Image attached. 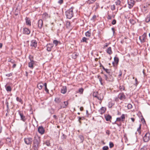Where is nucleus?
I'll return each instance as SVG.
<instances>
[{
    "label": "nucleus",
    "mask_w": 150,
    "mask_h": 150,
    "mask_svg": "<svg viewBox=\"0 0 150 150\" xmlns=\"http://www.w3.org/2000/svg\"><path fill=\"white\" fill-rule=\"evenodd\" d=\"M33 142L32 147L33 150H38L40 146V137L38 136H35Z\"/></svg>",
    "instance_id": "f257e3e1"
},
{
    "label": "nucleus",
    "mask_w": 150,
    "mask_h": 150,
    "mask_svg": "<svg viewBox=\"0 0 150 150\" xmlns=\"http://www.w3.org/2000/svg\"><path fill=\"white\" fill-rule=\"evenodd\" d=\"M105 80L109 82H112L114 80V78L112 74H109L108 75L104 74Z\"/></svg>",
    "instance_id": "f03ea898"
},
{
    "label": "nucleus",
    "mask_w": 150,
    "mask_h": 150,
    "mask_svg": "<svg viewBox=\"0 0 150 150\" xmlns=\"http://www.w3.org/2000/svg\"><path fill=\"white\" fill-rule=\"evenodd\" d=\"M65 14L67 18L71 19L74 15L73 10H67L65 12Z\"/></svg>",
    "instance_id": "7ed1b4c3"
},
{
    "label": "nucleus",
    "mask_w": 150,
    "mask_h": 150,
    "mask_svg": "<svg viewBox=\"0 0 150 150\" xmlns=\"http://www.w3.org/2000/svg\"><path fill=\"white\" fill-rule=\"evenodd\" d=\"M24 141L25 144L29 145H31L32 144L33 140L32 138L27 137L24 138Z\"/></svg>",
    "instance_id": "20e7f679"
},
{
    "label": "nucleus",
    "mask_w": 150,
    "mask_h": 150,
    "mask_svg": "<svg viewBox=\"0 0 150 150\" xmlns=\"http://www.w3.org/2000/svg\"><path fill=\"white\" fill-rule=\"evenodd\" d=\"M150 139V134L149 132L146 133L144 136L143 140L144 142H147Z\"/></svg>",
    "instance_id": "39448f33"
},
{
    "label": "nucleus",
    "mask_w": 150,
    "mask_h": 150,
    "mask_svg": "<svg viewBox=\"0 0 150 150\" xmlns=\"http://www.w3.org/2000/svg\"><path fill=\"white\" fill-rule=\"evenodd\" d=\"M118 98L119 99L123 101L126 98V97L124 93H120L118 95Z\"/></svg>",
    "instance_id": "423d86ee"
},
{
    "label": "nucleus",
    "mask_w": 150,
    "mask_h": 150,
    "mask_svg": "<svg viewBox=\"0 0 150 150\" xmlns=\"http://www.w3.org/2000/svg\"><path fill=\"white\" fill-rule=\"evenodd\" d=\"M18 114L21 117V120L23 122H25L26 121V119L25 118V116H24L22 112L20 110H18Z\"/></svg>",
    "instance_id": "0eeeda50"
},
{
    "label": "nucleus",
    "mask_w": 150,
    "mask_h": 150,
    "mask_svg": "<svg viewBox=\"0 0 150 150\" xmlns=\"http://www.w3.org/2000/svg\"><path fill=\"white\" fill-rule=\"evenodd\" d=\"M68 105V101H65L63 102V103H61L60 104V108H65L67 107Z\"/></svg>",
    "instance_id": "6e6552de"
},
{
    "label": "nucleus",
    "mask_w": 150,
    "mask_h": 150,
    "mask_svg": "<svg viewBox=\"0 0 150 150\" xmlns=\"http://www.w3.org/2000/svg\"><path fill=\"white\" fill-rule=\"evenodd\" d=\"M30 46L35 48L37 46V42L35 40H33L31 42Z\"/></svg>",
    "instance_id": "1a4fd4ad"
},
{
    "label": "nucleus",
    "mask_w": 150,
    "mask_h": 150,
    "mask_svg": "<svg viewBox=\"0 0 150 150\" xmlns=\"http://www.w3.org/2000/svg\"><path fill=\"white\" fill-rule=\"evenodd\" d=\"M146 36L147 33H144L141 36V38H142V40H141V43H144L146 41Z\"/></svg>",
    "instance_id": "9d476101"
},
{
    "label": "nucleus",
    "mask_w": 150,
    "mask_h": 150,
    "mask_svg": "<svg viewBox=\"0 0 150 150\" xmlns=\"http://www.w3.org/2000/svg\"><path fill=\"white\" fill-rule=\"evenodd\" d=\"M54 46V45L52 43L47 44L46 45L47 50L48 52H50L51 51L52 48Z\"/></svg>",
    "instance_id": "9b49d317"
},
{
    "label": "nucleus",
    "mask_w": 150,
    "mask_h": 150,
    "mask_svg": "<svg viewBox=\"0 0 150 150\" xmlns=\"http://www.w3.org/2000/svg\"><path fill=\"white\" fill-rule=\"evenodd\" d=\"M38 131L40 134H42L45 132V129L42 126H39L38 128Z\"/></svg>",
    "instance_id": "f8f14e48"
},
{
    "label": "nucleus",
    "mask_w": 150,
    "mask_h": 150,
    "mask_svg": "<svg viewBox=\"0 0 150 150\" xmlns=\"http://www.w3.org/2000/svg\"><path fill=\"white\" fill-rule=\"evenodd\" d=\"M129 5V8H131L134 5L135 3V1L133 0H130L128 2Z\"/></svg>",
    "instance_id": "ddd939ff"
},
{
    "label": "nucleus",
    "mask_w": 150,
    "mask_h": 150,
    "mask_svg": "<svg viewBox=\"0 0 150 150\" xmlns=\"http://www.w3.org/2000/svg\"><path fill=\"white\" fill-rule=\"evenodd\" d=\"M106 110V108L103 107H102L98 111L101 115H102L104 113Z\"/></svg>",
    "instance_id": "4468645a"
},
{
    "label": "nucleus",
    "mask_w": 150,
    "mask_h": 150,
    "mask_svg": "<svg viewBox=\"0 0 150 150\" xmlns=\"http://www.w3.org/2000/svg\"><path fill=\"white\" fill-rule=\"evenodd\" d=\"M30 30L28 28H23V34L26 35H29L30 34Z\"/></svg>",
    "instance_id": "2eb2a0df"
},
{
    "label": "nucleus",
    "mask_w": 150,
    "mask_h": 150,
    "mask_svg": "<svg viewBox=\"0 0 150 150\" xmlns=\"http://www.w3.org/2000/svg\"><path fill=\"white\" fill-rule=\"evenodd\" d=\"M43 25V21L42 19H40L38 22V27L40 29H41Z\"/></svg>",
    "instance_id": "dca6fc26"
},
{
    "label": "nucleus",
    "mask_w": 150,
    "mask_h": 150,
    "mask_svg": "<svg viewBox=\"0 0 150 150\" xmlns=\"http://www.w3.org/2000/svg\"><path fill=\"white\" fill-rule=\"evenodd\" d=\"M53 44L55 45V46H57L62 44L61 42L56 40H54L53 41Z\"/></svg>",
    "instance_id": "f3484780"
},
{
    "label": "nucleus",
    "mask_w": 150,
    "mask_h": 150,
    "mask_svg": "<svg viewBox=\"0 0 150 150\" xmlns=\"http://www.w3.org/2000/svg\"><path fill=\"white\" fill-rule=\"evenodd\" d=\"M96 98H97L98 100L101 101V102H101L102 100L103 99V96L101 94H98L97 96L96 97Z\"/></svg>",
    "instance_id": "a211bd4d"
},
{
    "label": "nucleus",
    "mask_w": 150,
    "mask_h": 150,
    "mask_svg": "<svg viewBox=\"0 0 150 150\" xmlns=\"http://www.w3.org/2000/svg\"><path fill=\"white\" fill-rule=\"evenodd\" d=\"M67 89L66 86H63L61 88V92L63 94H65L67 92Z\"/></svg>",
    "instance_id": "6ab92c4d"
},
{
    "label": "nucleus",
    "mask_w": 150,
    "mask_h": 150,
    "mask_svg": "<svg viewBox=\"0 0 150 150\" xmlns=\"http://www.w3.org/2000/svg\"><path fill=\"white\" fill-rule=\"evenodd\" d=\"M25 20L26 24L29 26H31V22L29 18L27 17H26L25 18Z\"/></svg>",
    "instance_id": "aec40b11"
},
{
    "label": "nucleus",
    "mask_w": 150,
    "mask_h": 150,
    "mask_svg": "<svg viewBox=\"0 0 150 150\" xmlns=\"http://www.w3.org/2000/svg\"><path fill=\"white\" fill-rule=\"evenodd\" d=\"M35 62H30L28 64V67L32 69L34 68L33 65L34 64Z\"/></svg>",
    "instance_id": "412c9836"
},
{
    "label": "nucleus",
    "mask_w": 150,
    "mask_h": 150,
    "mask_svg": "<svg viewBox=\"0 0 150 150\" xmlns=\"http://www.w3.org/2000/svg\"><path fill=\"white\" fill-rule=\"evenodd\" d=\"M105 118L106 121H109L112 119V117L109 115H105Z\"/></svg>",
    "instance_id": "4be33fe9"
},
{
    "label": "nucleus",
    "mask_w": 150,
    "mask_h": 150,
    "mask_svg": "<svg viewBox=\"0 0 150 150\" xmlns=\"http://www.w3.org/2000/svg\"><path fill=\"white\" fill-rule=\"evenodd\" d=\"M115 103L112 101H110L108 102V107L109 108H111L112 106L114 105Z\"/></svg>",
    "instance_id": "5701e85b"
},
{
    "label": "nucleus",
    "mask_w": 150,
    "mask_h": 150,
    "mask_svg": "<svg viewBox=\"0 0 150 150\" xmlns=\"http://www.w3.org/2000/svg\"><path fill=\"white\" fill-rule=\"evenodd\" d=\"M61 99L60 98H56L54 100V101L56 103H60L61 102Z\"/></svg>",
    "instance_id": "b1692460"
},
{
    "label": "nucleus",
    "mask_w": 150,
    "mask_h": 150,
    "mask_svg": "<svg viewBox=\"0 0 150 150\" xmlns=\"http://www.w3.org/2000/svg\"><path fill=\"white\" fill-rule=\"evenodd\" d=\"M110 55L112 54V52L111 50V47H109L106 51Z\"/></svg>",
    "instance_id": "393cba45"
},
{
    "label": "nucleus",
    "mask_w": 150,
    "mask_h": 150,
    "mask_svg": "<svg viewBox=\"0 0 150 150\" xmlns=\"http://www.w3.org/2000/svg\"><path fill=\"white\" fill-rule=\"evenodd\" d=\"M85 35L87 37H90L91 35V30H89L86 32L85 33Z\"/></svg>",
    "instance_id": "a878e982"
},
{
    "label": "nucleus",
    "mask_w": 150,
    "mask_h": 150,
    "mask_svg": "<svg viewBox=\"0 0 150 150\" xmlns=\"http://www.w3.org/2000/svg\"><path fill=\"white\" fill-rule=\"evenodd\" d=\"M88 40V39L85 37H83V38L81 40V42H85L86 43H88V42L87 41V40Z\"/></svg>",
    "instance_id": "bb28decb"
},
{
    "label": "nucleus",
    "mask_w": 150,
    "mask_h": 150,
    "mask_svg": "<svg viewBox=\"0 0 150 150\" xmlns=\"http://www.w3.org/2000/svg\"><path fill=\"white\" fill-rule=\"evenodd\" d=\"M42 17L45 19H46L47 18H49L50 17V16L47 13L45 12L42 15Z\"/></svg>",
    "instance_id": "cd10ccee"
},
{
    "label": "nucleus",
    "mask_w": 150,
    "mask_h": 150,
    "mask_svg": "<svg viewBox=\"0 0 150 150\" xmlns=\"http://www.w3.org/2000/svg\"><path fill=\"white\" fill-rule=\"evenodd\" d=\"M5 86L6 91L8 92L9 91H11V88L10 86H6V85Z\"/></svg>",
    "instance_id": "c85d7f7f"
},
{
    "label": "nucleus",
    "mask_w": 150,
    "mask_h": 150,
    "mask_svg": "<svg viewBox=\"0 0 150 150\" xmlns=\"http://www.w3.org/2000/svg\"><path fill=\"white\" fill-rule=\"evenodd\" d=\"M145 21L146 22L149 23L150 22V16L149 15H148L145 18Z\"/></svg>",
    "instance_id": "c756f323"
},
{
    "label": "nucleus",
    "mask_w": 150,
    "mask_h": 150,
    "mask_svg": "<svg viewBox=\"0 0 150 150\" xmlns=\"http://www.w3.org/2000/svg\"><path fill=\"white\" fill-rule=\"evenodd\" d=\"M114 61L115 62L116 64H118L119 61V59L118 57H115L114 58Z\"/></svg>",
    "instance_id": "7c9ffc66"
},
{
    "label": "nucleus",
    "mask_w": 150,
    "mask_h": 150,
    "mask_svg": "<svg viewBox=\"0 0 150 150\" xmlns=\"http://www.w3.org/2000/svg\"><path fill=\"white\" fill-rule=\"evenodd\" d=\"M44 86H45V90L46 92L48 93H49V90L47 88V84L46 83H45L44 84Z\"/></svg>",
    "instance_id": "2f4dec72"
},
{
    "label": "nucleus",
    "mask_w": 150,
    "mask_h": 150,
    "mask_svg": "<svg viewBox=\"0 0 150 150\" xmlns=\"http://www.w3.org/2000/svg\"><path fill=\"white\" fill-rule=\"evenodd\" d=\"M129 22L132 25H134L136 23V21L132 19H130L129 20Z\"/></svg>",
    "instance_id": "473e14b6"
},
{
    "label": "nucleus",
    "mask_w": 150,
    "mask_h": 150,
    "mask_svg": "<svg viewBox=\"0 0 150 150\" xmlns=\"http://www.w3.org/2000/svg\"><path fill=\"white\" fill-rule=\"evenodd\" d=\"M44 84H42V85L39 83L37 85V87L39 90H41L42 89V87L43 86Z\"/></svg>",
    "instance_id": "72a5a7b5"
},
{
    "label": "nucleus",
    "mask_w": 150,
    "mask_h": 150,
    "mask_svg": "<svg viewBox=\"0 0 150 150\" xmlns=\"http://www.w3.org/2000/svg\"><path fill=\"white\" fill-rule=\"evenodd\" d=\"M16 100L17 101L21 103V104H23V102L21 98H20L18 97H17L16 98Z\"/></svg>",
    "instance_id": "f704fd0d"
},
{
    "label": "nucleus",
    "mask_w": 150,
    "mask_h": 150,
    "mask_svg": "<svg viewBox=\"0 0 150 150\" xmlns=\"http://www.w3.org/2000/svg\"><path fill=\"white\" fill-rule=\"evenodd\" d=\"M33 57L31 55H30L29 56V59L30 60V62H35L33 60Z\"/></svg>",
    "instance_id": "c9c22d12"
},
{
    "label": "nucleus",
    "mask_w": 150,
    "mask_h": 150,
    "mask_svg": "<svg viewBox=\"0 0 150 150\" xmlns=\"http://www.w3.org/2000/svg\"><path fill=\"white\" fill-rule=\"evenodd\" d=\"M15 11L14 12H13L14 14L16 16L18 15V14H20V12L18 11V10H13Z\"/></svg>",
    "instance_id": "e433bc0d"
},
{
    "label": "nucleus",
    "mask_w": 150,
    "mask_h": 150,
    "mask_svg": "<svg viewBox=\"0 0 150 150\" xmlns=\"http://www.w3.org/2000/svg\"><path fill=\"white\" fill-rule=\"evenodd\" d=\"M141 124H140L139 125V127L137 128V131L138 132L139 134H140L141 133V131H140V129H141Z\"/></svg>",
    "instance_id": "4c0bfd02"
},
{
    "label": "nucleus",
    "mask_w": 150,
    "mask_h": 150,
    "mask_svg": "<svg viewBox=\"0 0 150 150\" xmlns=\"http://www.w3.org/2000/svg\"><path fill=\"white\" fill-rule=\"evenodd\" d=\"M103 69L105 71V72L108 74H110V72L109 69H105L104 67H103Z\"/></svg>",
    "instance_id": "58836bf2"
},
{
    "label": "nucleus",
    "mask_w": 150,
    "mask_h": 150,
    "mask_svg": "<svg viewBox=\"0 0 150 150\" xmlns=\"http://www.w3.org/2000/svg\"><path fill=\"white\" fill-rule=\"evenodd\" d=\"M6 142L8 144H10L11 142V139L8 137L6 139Z\"/></svg>",
    "instance_id": "ea45409f"
},
{
    "label": "nucleus",
    "mask_w": 150,
    "mask_h": 150,
    "mask_svg": "<svg viewBox=\"0 0 150 150\" xmlns=\"http://www.w3.org/2000/svg\"><path fill=\"white\" fill-rule=\"evenodd\" d=\"M98 94V92H94L93 94V96L95 98H96Z\"/></svg>",
    "instance_id": "a19ab883"
},
{
    "label": "nucleus",
    "mask_w": 150,
    "mask_h": 150,
    "mask_svg": "<svg viewBox=\"0 0 150 150\" xmlns=\"http://www.w3.org/2000/svg\"><path fill=\"white\" fill-rule=\"evenodd\" d=\"M99 8V6L98 4L96 3L95 5L94 6V8L95 9Z\"/></svg>",
    "instance_id": "79ce46f5"
},
{
    "label": "nucleus",
    "mask_w": 150,
    "mask_h": 150,
    "mask_svg": "<svg viewBox=\"0 0 150 150\" xmlns=\"http://www.w3.org/2000/svg\"><path fill=\"white\" fill-rule=\"evenodd\" d=\"M119 88L121 91L125 90V87L123 86H120Z\"/></svg>",
    "instance_id": "37998d69"
},
{
    "label": "nucleus",
    "mask_w": 150,
    "mask_h": 150,
    "mask_svg": "<svg viewBox=\"0 0 150 150\" xmlns=\"http://www.w3.org/2000/svg\"><path fill=\"white\" fill-rule=\"evenodd\" d=\"M45 144L48 146H50V141L49 140H47L45 142Z\"/></svg>",
    "instance_id": "c03bdc74"
},
{
    "label": "nucleus",
    "mask_w": 150,
    "mask_h": 150,
    "mask_svg": "<svg viewBox=\"0 0 150 150\" xmlns=\"http://www.w3.org/2000/svg\"><path fill=\"white\" fill-rule=\"evenodd\" d=\"M6 105L7 109L6 111L8 112V110H9V106H8V101H6Z\"/></svg>",
    "instance_id": "a18cd8bd"
},
{
    "label": "nucleus",
    "mask_w": 150,
    "mask_h": 150,
    "mask_svg": "<svg viewBox=\"0 0 150 150\" xmlns=\"http://www.w3.org/2000/svg\"><path fill=\"white\" fill-rule=\"evenodd\" d=\"M96 0H88L87 1L88 3L89 4H92L94 3Z\"/></svg>",
    "instance_id": "49530a36"
},
{
    "label": "nucleus",
    "mask_w": 150,
    "mask_h": 150,
    "mask_svg": "<svg viewBox=\"0 0 150 150\" xmlns=\"http://www.w3.org/2000/svg\"><path fill=\"white\" fill-rule=\"evenodd\" d=\"M78 118H79L78 121H79V122L80 123H81V120H83L84 119V117H78Z\"/></svg>",
    "instance_id": "de8ad7c7"
},
{
    "label": "nucleus",
    "mask_w": 150,
    "mask_h": 150,
    "mask_svg": "<svg viewBox=\"0 0 150 150\" xmlns=\"http://www.w3.org/2000/svg\"><path fill=\"white\" fill-rule=\"evenodd\" d=\"M72 58L75 59L78 56V55L77 54L74 53L72 54Z\"/></svg>",
    "instance_id": "09e8293b"
},
{
    "label": "nucleus",
    "mask_w": 150,
    "mask_h": 150,
    "mask_svg": "<svg viewBox=\"0 0 150 150\" xmlns=\"http://www.w3.org/2000/svg\"><path fill=\"white\" fill-rule=\"evenodd\" d=\"M83 91V89L82 88H80L79 90V92L81 94H82Z\"/></svg>",
    "instance_id": "8fccbe9b"
},
{
    "label": "nucleus",
    "mask_w": 150,
    "mask_h": 150,
    "mask_svg": "<svg viewBox=\"0 0 150 150\" xmlns=\"http://www.w3.org/2000/svg\"><path fill=\"white\" fill-rule=\"evenodd\" d=\"M79 137L81 139L82 142H83L84 140V138L83 135H79Z\"/></svg>",
    "instance_id": "3c124183"
},
{
    "label": "nucleus",
    "mask_w": 150,
    "mask_h": 150,
    "mask_svg": "<svg viewBox=\"0 0 150 150\" xmlns=\"http://www.w3.org/2000/svg\"><path fill=\"white\" fill-rule=\"evenodd\" d=\"M109 145L110 148H111L114 146V144L112 142H110Z\"/></svg>",
    "instance_id": "603ef678"
},
{
    "label": "nucleus",
    "mask_w": 150,
    "mask_h": 150,
    "mask_svg": "<svg viewBox=\"0 0 150 150\" xmlns=\"http://www.w3.org/2000/svg\"><path fill=\"white\" fill-rule=\"evenodd\" d=\"M127 107L128 109H130L132 108V106L131 104H129L127 105Z\"/></svg>",
    "instance_id": "864d4df0"
},
{
    "label": "nucleus",
    "mask_w": 150,
    "mask_h": 150,
    "mask_svg": "<svg viewBox=\"0 0 150 150\" xmlns=\"http://www.w3.org/2000/svg\"><path fill=\"white\" fill-rule=\"evenodd\" d=\"M122 119V121H124V119H125V115L124 114H122L120 117Z\"/></svg>",
    "instance_id": "5fc2aeb1"
},
{
    "label": "nucleus",
    "mask_w": 150,
    "mask_h": 150,
    "mask_svg": "<svg viewBox=\"0 0 150 150\" xmlns=\"http://www.w3.org/2000/svg\"><path fill=\"white\" fill-rule=\"evenodd\" d=\"M113 124H116L118 126H121L122 124L120 122L119 123H116V121H115L114 123H112Z\"/></svg>",
    "instance_id": "6e6d98bb"
},
{
    "label": "nucleus",
    "mask_w": 150,
    "mask_h": 150,
    "mask_svg": "<svg viewBox=\"0 0 150 150\" xmlns=\"http://www.w3.org/2000/svg\"><path fill=\"white\" fill-rule=\"evenodd\" d=\"M109 149V148L107 146H105L103 148V150H108Z\"/></svg>",
    "instance_id": "4d7b16f0"
},
{
    "label": "nucleus",
    "mask_w": 150,
    "mask_h": 150,
    "mask_svg": "<svg viewBox=\"0 0 150 150\" xmlns=\"http://www.w3.org/2000/svg\"><path fill=\"white\" fill-rule=\"evenodd\" d=\"M115 3L117 6L119 5L120 4V1L119 0H118L116 1Z\"/></svg>",
    "instance_id": "13d9d810"
},
{
    "label": "nucleus",
    "mask_w": 150,
    "mask_h": 150,
    "mask_svg": "<svg viewBox=\"0 0 150 150\" xmlns=\"http://www.w3.org/2000/svg\"><path fill=\"white\" fill-rule=\"evenodd\" d=\"M98 78L99 79L100 82H102V79L100 76H98Z\"/></svg>",
    "instance_id": "bf43d9fd"
},
{
    "label": "nucleus",
    "mask_w": 150,
    "mask_h": 150,
    "mask_svg": "<svg viewBox=\"0 0 150 150\" xmlns=\"http://www.w3.org/2000/svg\"><path fill=\"white\" fill-rule=\"evenodd\" d=\"M66 135H65L64 134H63L62 136V139H66Z\"/></svg>",
    "instance_id": "052dcab7"
},
{
    "label": "nucleus",
    "mask_w": 150,
    "mask_h": 150,
    "mask_svg": "<svg viewBox=\"0 0 150 150\" xmlns=\"http://www.w3.org/2000/svg\"><path fill=\"white\" fill-rule=\"evenodd\" d=\"M141 121L143 124L145 123V121L143 117L141 118Z\"/></svg>",
    "instance_id": "680f3d73"
},
{
    "label": "nucleus",
    "mask_w": 150,
    "mask_h": 150,
    "mask_svg": "<svg viewBox=\"0 0 150 150\" xmlns=\"http://www.w3.org/2000/svg\"><path fill=\"white\" fill-rule=\"evenodd\" d=\"M4 144V142L0 140V148L3 146Z\"/></svg>",
    "instance_id": "e2e57ef3"
},
{
    "label": "nucleus",
    "mask_w": 150,
    "mask_h": 150,
    "mask_svg": "<svg viewBox=\"0 0 150 150\" xmlns=\"http://www.w3.org/2000/svg\"><path fill=\"white\" fill-rule=\"evenodd\" d=\"M116 23V21L115 19H114L112 22V25H115Z\"/></svg>",
    "instance_id": "0e129e2a"
},
{
    "label": "nucleus",
    "mask_w": 150,
    "mask_h": 150,
    "mask_svg": "<svg viewBox=\"0 0 150 150\" xmlns=\"http://www.w3.org/2000/svg\"><path fill=\"white\" fill-rule=\"evenodd\" d=\"M116 121L120 122V121H122V119L120 117H117V118Z\"/></svg>",
    "instance_id": "69168bd1"
},
{
    "label": "nucleus",
    "mask_w": 150,
    "mask_h": 150,
    "mask_svg": "<svg viewBox=\"0 0 150 150\" xmlns=\"http://www.w3.org/2000/svg\"><path fill=\"white\" fill-rule=\"evenodd\" d=\"M12 75V73H11L9 74H7L6 75V76L7 77H10Z\"/></svg>",
    "instance_id": "338daca9"
},
{
    "label": "nucleus",
    "mask_w": 150,
    "mask_h": 150,
    "mask_svg": "<svg viewBox=\"0 0 150 150\" xmlns=\"http://www.w3.org/2000/svg\"><path fill=\"white\" fill-rule=\"evenodd\" d=\"M146 148L144 146L140 150H146Z\"/></svg>",
    "instance_id": "774afa93"
}]
</instances>
